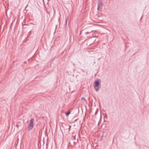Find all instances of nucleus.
<instances>
[{"mask_svg": "<svg viewBox=\"0 0 149 149\" xmlns=\"http://www.w3.org/2000/svg\"><path fill=\"white\" fill-rule=\"evenodd\" d=\"M34 121V118H31L30 120L29 125L28 127V130L29 131L31 130L33 127V123Z\"/></svg>", "mask_w": 149, "mask_h": 149, "instance_id": "obj_1", "label": "nucleus"}, {"mask_svg": "<svg viewBox=\"0 0 149 149\" xmlns=\"http://www.w3.org/2000/svg\"><path fill=\"white\" fill-rule=\"evenodd\" d=\"M99 84V83L98 81H95L94 84V88L97 91H98L100 88L98 86Z\"/></svg>", "mask_w": 149, "mask_h": 149, "instance_id": "obj_2", "label": "nucleus"}, {"mask_svg": "<svg viewBox=\"0 0 149 149\" xmlns=\"http://www.w3.org/2000/svg\"><path fill=\"white\" fill-rule=\"evenodd\" d=\"M102 6L103 4L102 2L100 1H99L98 3L97 10H99L100 9H102Z\"/></svg>", "mask_w": 149, "mask_h": 149, "instance_id": "obj_3", "label": "nucleus"}, {"mask_svg": "<svg viewBox=\"0 0 149 149\" xmlns=\"http://www.w3.org/2000/svg\"><path fill=\"white\" fill-rule=\"evenodd\" d=\"M71 111H68L67 112L65 113L66 116H67L70 113Z\"/></svg>", "mask_w": 149, "mask_h": 149, "instance_id": "obj_4", "label": "nucleus"}, {"mask_svg": "<svg viewBox=\"0 0 149 149\" xmlns=\"http://www.w3.org/2000/svg\"><path fill=\"white\" fill-rule=\"evenodd\" d=\"M92 31V30L90 31H88V32H86L85 33L86 34H88V33H90Z\"/></svg>", "mask_w": 149, "mask_h": 149, "instance_id": "obj_5", "label": "nucleus"}, {"mask_svg": "<svg viewBox=\"0 0 149 149\" xmlns=\"http://www.w3.org/2000/svg\"><path fill=\"white\" fill-rule=\"evenodd\" d=\"M81 100H84L85 101H86V100L84 97H82V98H81Z\"/></svg>", "mask_w": 149, "mask_h": 149, "instance_id": "obj_6", "label": "nucleus"}, {"mask_svg": "<svg viewBox=\"0 0 149 149\" xmlns=\"http://www.w3.org/2000/svg\"><path fill=\"white\" fill-rule=\"evenodd\" d=\"M71 125H69V129H69V131H70V128H71Z\"/></svg>", "mask_w": 149, "mask_h": 149, "instance_id": "obj_7", "label": "nucleus"}, {"mask_svg": "<svg viewBox=\"0 0 149 149\" xmlns=\"http://www.w3.org/2000/svg\"><path fill=\"white\" fill-rule=\"evenodd\" d=\"M98 111V110L97 109L96 112L95 113V114H96L97 113V112Z\"/></svg>", "mask_w": 149, "mask_h": 149, "instance_id": "obj_8", "label": "nucleus"}, {"mask_svg": "<svg viewBox=\"0 0 149 149\" xmlns=\"http://www.w3.org/2000/svg\"><path fill=\"white\" fill-rule=\"evenodd\" d=\"M75 142H74V145H75Z\"/></svg>", "mask_w": 149, "mask_h": 149, "instance_id": "obj_9", "label": "nucleus"}, {"mask_svg": "<svg viewBox=\"0 0 149 149\" xmlns=\"http://www.w3.org/2000/svg\"><path fill=\"white\" fill-rule=\"evenodd\" d=\"M67 19H66V22H67Z\"/></svg>", "mask_w": 149, "mask_h": 149, "instance_id": "obj_10", "label": "nucleus"}, {"mask_svg": "<svg viewBox=\"0 0 149 149\" xmlns=\"http://www.w3.org/2000/svg\"><path fill=\"white\" fill-rule=\"evenodd\" d=\"M6 14L7 15L6 11Z\"/></svg>", "mask_w": 149, "mask_h": 149, "instance_id": "obj_11", "label": "nucleus"}]
</instances>
